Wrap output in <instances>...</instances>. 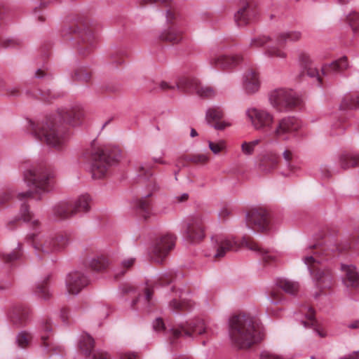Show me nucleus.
<instances>
[{"mask_svg":"<svg viewBox=\"0 0 359 359\" xmlns=\"http://www.w3.org/2000/svg\"><path fill=\"white\" fill-rule=\"evenodd\" d=\"M183 294L181 292V310L183 309L190 310L194 306V302L188 297H182Z\"/></svg>","mask_w":359,"mask_h":359,"instance_id":"60","label":"nucleus"},{"mask_svg":"<svg viewBox=\"0 0 359 359\" xmlns=\"http://www.w3.org/2000/svg\"><path fill=\"white\" fill-rule=\"evenodd\" d=\"M341 269L345 271L348 286L355 287L358 285L359 274L353 266L342 265Z\"/></svg>","mask_w":359,"mask_h":359,"instance_id":"40","label":"nucleus"},{"mask_svg":"<svg viewBox=\"0 0 359 359\" xmlns=\"http://www.w3.org/2000/svg\"><path fill=\"white\" fill-rule=\"evenodd\" d=\"M302 33L299 31H289L279 33L276 36V43L280 45H284L287 41L295 42L300 40Z\"/></svg>","mask_w":359,"mask_h":359,"instance_id":"37","label":"nucleus"},{"mask_svg":"<svg viewBox=\"0 0 359 359\" xmlns=\"http://www.w3.org/2000/svg\"><path fill=\"white\" fill-rule=\"evenodd\" d=\"M259 139L254 140L251 142H243L241 144L242 152L247 156L252 155L255 151V148L260 143Z\"/></svg>","mask_w":359,"mask_h":359,"instance_id":"49","label":"nucleus"},{"mask_svg":"<svg viewBox=\"0 0 359 359\" xmlns=\"http://www.w3.org/2000/svg\"><path fill=\"white\" fill-rule=\"evenodd\" d=\"M255 16V12L246 4L234 15L238 26H244L250 23Z\"/></svg>","mask_w":359,"mask_h":359,"instance_id":"29","label":"nucleus"},{"mask_svg":"<svg viewBox=\"0 0 359 359\" xmlns=\"http://www.w3.org/2000/svg\"><path fill=\"white\" fill-rule=\"evenodd\" d=\"M266 55L271 57H278L281 59L285 58L287 56L286 53L282 49L270 46H268L266 50Z\"/></svg>","mask_w":359,"mask_h":359,"instance_id":"51","label":"nucleus"},{"mask_svg":"<svg viewBox=\"0 0 359 359\" xmlns=\"http://www.w3.org/2000/svg\"><path fill=\"white\" fill-rule=\"evenodd\" d=\"M60 119L69 125H79L83 118L84 113L80 106L62 109L58 114Z\"/></svg>","mask_w":359,"mask_h":359,"instance_id":"23","label":"nucleus"},{"mask_svg":"<svg viewBox=\"0 0 359 359\" xmlns=\"http://www.w3.org/2000/svg\"><path fill=\"white\" fill-rule=\"evenodd\" d=\"M88 279L79 271L70 273L66 278L67 291L71 294H76L88 285Z\"/></svg>","mask_w":359,"mask_h":359,"instance_id":"20","label":"nucleus"},{"mask_svg":"<svg viewBox=\"0 0 359 359\" xmlns=\"http://www.w3.org/2000/svg\"><path fill=\"white\" fill-rule=\"evenodd\" d=\"M283 158L285 161L286 167L292 170L294 169V166L292 165V160L293 158V152L291 150L285 149L283 152Z\"/></svg>","mask_w":359,"mask_h":359,"instance_id":"57","label":"nucleus"},{"mask_svg":"<svg viewBox=\"0 0 359 359\" xmlns=\"http://www.w3.org/2000/svg\"><path fill=\"white\" fill-rule=\"evenodd\" d=\"M30 310L25 306H18L15 307L11 314V320L16 325H23L27 320Z\"/></svg>","mask_w":359,"mask_h":359,"instance_id":"34","label":"nucleus"},{"mask_svg":"<svg viewBox=\"0 0 359 359\" xmlns=\"http://www.w3.org/2000/svg\"><path fill=\"white\" fill-rule=\"evenodd\" d=\"M28 130L38 140L45 142L55 149H62L67 140V130L53 117L41 121H29Z\"/></svg>","mask_w":359,"mask_h":359,"instance_id":"3","label":"nucleus"},{"mask_svg":"<svg viewBox=\"0 0 359 359\" xmlns=\"http://www.w3.org/2000/svg\"><path fill=\"white\" fill-rule=\"evenodd\" d=\"M53 325L50 319L44 320L41 325L40 346L46 351H49L53 348L52 340Z\"/></svg>","mask_w":359,"mask_h":359,"instance_id":"25","label":"nucleus"},{"mask_svg":"<svg viewBox=\"0 0 359 359\" xmlns=\"http://www.w3.org/2000/svg\"><path fill=\"white\" fill-rule=\"evenodd\" d=\"M22 244H19L18 249L8 254L0 253V258L6 264H11L13 262L20 259L22 256Z\"/></svg>","mask_w":359,"mask_h":359,"instance_id":"43","label":"nucleus"},{"mask_svg":"<svg viewBox=\"0 0 359 359\" xmlns=\"http://www.w3.org/2000/svg\"><path fill=\"white\" fill-rule=\"evenodd\" d=\"M93 348L94 339L87 334H83L79 341L80 352L86 356H89Z\"/></svg>","mask_w":359,"mask_h":359,"instance_id":"38","label":"nucleus"},{"mask_svg":"<svg viewBox=\"0 0 359 359\" xmlns=\"http://www.w3.org/2000/svg\"><path fill=\"white\" fill-rule=\"evenodd\" d=\"M279 156L273 151H268L259 156L258 166L264 172H270L277 168Z\"/></svg>","mask_w":359,"mask_h":359,"instance_id":"24","label":"nucleus"},{"mask_svg":"<svg viewBox=\"0 0 359 359\" xmlns=\"http://www.w3.org/2000/svg\"><path fill=\"white\" fill-rule=\"evenodd\" d=\"M170 297L172 299L169 303V308L170 310L177 313L180 310V295L177 290L174 287L172 288Z\"/></svg>","mask_w":359,"mask_h":359,"instance_id":"50","label":"nucleus"},{"mask_svg":"<svg viewBox=\"0 0 359 359\" xmlns=\"http://www.w3.org/2000/svg\"><path fill=\"white\" fill-rule=\"evenodd\" d=\"M23 170V180L27 185L32 189L17 194L19 201L34 198L35 196L39 200L43 194L48 193L53 189V175L51 170L43 165H32L27 167V164L22 165Z\"/></svg>","mask_w":359,"mask_h":359,"instance_id":"2","label":"nucleus"},{"mask_svg":"<svg viewBox=\"0 0 359 359\" xmlns=\"http://www.w3.org/2000/svg\"><path fill=\"white\" fill-rule=\"evenodd\" d=\"M179 12L177 7L174 6H170L166 11V23L167 27H178Z\"/></svg>","mask_w":359,"mask_h":359,"instance_id":"42","label":"nucleus"},{"mask_svg":"<svg viewBox=\"0 0 359 359\" xmlns=\"http://www.w3.org/2000/svg\"><path fill=\"white\" fill-rule=\"evenodd\" d=\"M246 114L256 130H262L271 126L273 117L265 109L251 108L246 111Z\"/></svg>","mask_w":359,"mask_h":359,"instance_id":"13","label":"nucleus"},{"mask_svg":"<svg viewBox=\"0 0 359 359\" xmlns=\"http://www.w3.org/2000/svg\"><path fill=\"white\" fill-rule=\"evenodd\" d=\"M34 96L45 102H51L57 97V95L50 90H39L38 94L34 95Z\"/></svg>","mask_w":359,"mask_h":359,"instance_id":"53","label":"nucleus"},{"mask_svg":"<svg viewBox=\"0 0 359 359\" xmlns=\"http://www.w3.org/2000/svg\"><path fill=\"white\" fill-rule=\"evenodd\" d=\"M276 285L278 288L292 295L296 294L299 289L298 283L283 278H277Z\"/></svg>","mask_w":359,"mask_h":359,"instance_id":"36","label":"nucleus"},{"mask_svg":"<svg viewBox=\"0 0 359 359\" xmlns=\"http://www.w3.org/2000/svg\"><path fill=\"white\" fill-rule=\"evenodd\" d=\"M124 152L118 147H93L91 151V172L94 179L104 177L109 168L124 157Z\"/></svg>","mask_w":359,"mask_h":359,"instance_id":"4","label":"nucleus"},{"mask_svg":"<svg viewBox=\"0 0 359 359\" xmlns=\"http://www.w3.org/2000/svg\"><path fill=\"white\" fill-rule=\"evenodd\" d=\"M299 61L303 68H307V67L310 65L311 62L310 57L308 54L304 53H301L299 55Z\"/></svg>","mask_w":359,"mask_h":359,"instance_id":"63","label":"nucleus"},{"mask_svg":"<svg viewBox=\"0 0 359 359\" xmlns=\"http://www.w3.org/2000/svg\"><path fill=\"white\" fill-rule=\"evenodd\" d=\"M359 107V94H353L346 95L343 100L341 108L355 109Z\"/></svg>","mask_w":359,"mask_h":359,"instance_id":"46","label":"nucleus"},{"mask_svg":"<svg viewBox=\"0 0 359 359\" xmlns=\"http://www.w3.org/2000/svg\"><path fill=\"white\" fill-rule=\"evenodd\" d=\"M13 194L11 191H6L0 194V207L6 205L13 198Z\"/></svg>","mask_w":359,"mask_h":359,"instance_id":"58","label":"nucleus"},{"mask_svg":"<svg viewBox=\"0 0 359 359\" xmlns=\"http://www.w3.org/2000/svg\"><path fill=\"white\" fill-rule=\"evenodd\" d=\"M268 299L273 304H280L283 301V294L277 289H273L268 294Z\"/></svg>","mask_w":359,"mask_h":359,"instance_id":"54","label":"nucleus"},{"mask_svg":"<svg viewBox=\"0 0 359 359\" xmlns=\"http://www.w3.org/2000/svg\"><path fill=\"white\" fill-rule=\"evenodd\" d=\"M53 211L55 217L62 220L70 219L76 215L71 201L59 203L53 208Z\"/></svg>","mask_w":359,"mask_h":359,"instance_id":"26","label":"nucleus"},{"mask_svg":"<svg viewBox=\"0 0 359 359\" xmlns=\"http://www.w3.org/2000/svg\"><path fill=\"white\" fill-rule=\"evenodd\" d=\"M2 46L4 48H15L21 44V41L18 39H6L2 41Z\"/></svg>","mask_w":359,"mask_h":359,"instance_id":"59","label":"nucleus"},{"mask_svg":"<svg viewBox=\"0 0 359 359\" xmlns=\"http://www.w3.org/2000/svg\"><path fill=\"white\" fill-rule=\"evenodd\" d=\"M320 256V252L316 251L313 255L303 259L304 264L308 266L311 274L316 281H320L325 276V273L320 266L323 259Z\"/></svg>","mask_w":359,"mask_h":359,"instance_id":"19","label":"nucleus"},{"mask_svg":"<svg viewBox=\"0 0 359 359\" xmlns=\"http://www.w3.org/2000/svg\"><path fill=\"white\" fill-rule=\"evenodd\" d=\"M259 80L257 72L249 70L244 75L243 87L248 94H252L258 91L259 88Z\"/></svg>","mask_w":359,"mask_h":359,"instance_id":"28","label":"nucleus"},{"mask_svg":"<svg viewBox=\"0 0 359 359\" xmlns=\"http://www.w3.org/2000/svg\"><path fill=\"white\" fill-rule=\"evenodd\" d=\"M301 323L305 328L313 329L320 337L326 336L325 332L318 326L315 318V311L312 308L309 307L308 309L304 318L301 320Z\"/></svg>","mask_w":359,"mask_h":359,"instance_id":"27","label":"nucleus"},{"mask_svg":"<svg viewBox=\"0 0 359 359\" xmlns=\"http://www.w3.org/2000/svg\"><path fill=\"white\" fill-rule=\"evenodd\" d=\"M271 41V39L269 36L265 35L259 36L251 39L250 46L252 48L261 47L267 44Z\"/></svg>","mask_w":359,"mask_h":359,"instance_id":"52","label":"nucleus"},{"mask_svg":"<svg viewBox=\"0 0 359 359\" xmlns=\"http://www.w3.org/2000/svg\"><path fill=\"white\" fill-rule=\"evenodd\" d=\"M347 20L354 32L359 29V13H353L350 14Z\"/></svg>","mask_w":359,"mask_h":359,"instance_id":"56","label":"nucleus"},{"mask_svg":"<svg viewBox=\"0 0 359 359\" xmlns=\"http://www.w3.org/2000/svg\"><path fill=\"white\" fill-rule=\"evenodd\" d=\"M212 250L207 252L205 256L214 258L223 257L229 251L237 250L239 245L233 239L223 235H215L211 238Z\"/></svg>","mask_w":359,"mask_h":359,"instance_id":"9","label":"nucleus"},{"mask_svg":"<svg viewBox=\"0 0 359 359\" xmlns=\"http://www.w3.org/2000/svg\"><path fill=\"white\" fill-rule=\"evenodd\" d=\"M177 237L171 233L159 236L154 241L149 252L151 262L162 264L175 246Z\"/></svg>","mask_w":359,"mask_h":359,"instance_id":"6","label":"nucleus"},{"mask_svg":"<svg viewBox=\"0 0 359 359\" xmlns=\"http://www.w3.org/2000/svg\"><path fill=\"white\" fill-rule=\"evenodd\" d=\"M208 146L210 149L215 154H218L219 152L222 151L226 148V143L223 140H219L218 142H208Z\"/></svg>","mask_w":359,"mask_h":359,"instance_id":"55","label":"nucleus"},{"mask_svg":"<svg viewBox=\"0 0 359 359\" xmlns=\"http://www.w3.org/2000/svg\"><path fill=\"white\" fill-rule=\"evenodd\" d=\"M348 67V63L346 57H342L339 60L332 62L330 64L325 65L322 67V73L326 76L328 74L337 73L344 71Z\"/></svg>","mask_w":359,"mask_h":359,"instance_id":"35","label":"nucleus"},{"mask_svg":"<svg viewBox=\"0 0 359 359\" xmlns=\"http://www.w3.org/2000/svg\"><path fill=\"white\" fill-rule=\"evenodd\" d=\"M196 93L198 96L210 98L215 95V90L210 86H202L197 79L191 76L181 77V90Z\"/></svg>","mask_w":359,"mask_h":359,"instance_id":"11","label":"nucleus"},{"mask_svg":"<svg viewBox=\"0 0 359 359\" xmlns=\"http://www.w3.org/2000/svg\"><path fill=\"white\" fill-rule=\"evenodd\" d=\"M229 337L239 349H247L259 342L263 330L259 319L248 314H239L229 319Z\"/></svg>","mask_w":359,"mask_h":359,"instance_id":"1","label":"nucleus"},{"mask_svg":"<svg viewBox=\"0 0 359 359\" xmlns=\"http://www.w3.org/2000/svg\"><path fill=\"white\" fill-rule=\"evenodd\" d=\"M339 164L344 170L359 166V154L353 152L341 154L339 157Z\"/></svg>","mask_w":359,"mask_h":359,"instance_id":"32","label":"nucleus"},{"mask_svg":"<svg viewBox=\"0 0 359 359\" xmlns=\"http://www.w3.org/2000/svg\"><path fill=\"white\" fill-rule=\"evenodd\" d=\"M305 69V72H306V74L311 78H314L316 77L317 81H318L319 83H321V79L320 77V75H319V73L317 70V69L316 68H313L311 67H310V65H309L307 67V68H304Z\"/></svg>","mask_w":359,"mask_h":359,"instance_id":"62","label":"nucleus"},{"mask_svg":"<svg viewBox=\"0 0 359 359\" xmlns=\"http://www.w3.org/2000/svg\"><path fill=\"white\" fill-rule=\"evenodd\" d=\"M96 37L93 31L90 28H85L80 33V41L78 43L79 55L86 56L90 54L95 48Z\"/></svg>","mask_w":359,"mask_h":359,"instance_id":"18","label":"nucleus"},{"mask_svg":"<svg viewBox=\"0 0 359 359\" xmlns=\"http://www.w3.org/2000/svg\"><path fill=\"white\" fill-rule=\"evenodd\" d=\"M86 264L93 271H101L107 268L109 264V259L105 255H97L88 258Z\"/></svg>","mask_w":359,"mask_h":359,"instance_id":"31","label":"nucleus"},{"mask_svg":"<svg viewBox=\"0 0 359 359\" xmlns=\"http://www.w3.org/2000/svg\"><path fill=\"white\" fill-rule=\"evenodd\" d=\"M241 61L240 55H217L210 58V64L215 68L228 70L235 67Z\"/></svg>","mask_w":359,"mask_h":359,"instance_id":"22","label":"nucleus"},{"mask_svg":"<svg viewBox=\"0 0 359 359\" xmlns=\"http://www.w3.org/2000/svg\"><path fill=\"white\" fill-rule=\"evenodd\" d=\"M50 277H46L41 282L39 283L36 287V294L43 299H48L51 294L48 290Z\"/></svg>","mask_w":359,"mask_h":359,"instance_id":"41","label":"nucleus"},{"mask_svg":"<svg viewBox=\"0 0 359 359\" xmlns=\"http://www.w3.org/2000/svg\"><path fill=\"white\" fill-rule=\"evenodd\" d=\"M37 230L27 234L25 238V241L38 253L49 254L55 252L53 236L42 234L37 232Z\"/></svg>","mask_w":359,"mask_h":359,"instance_id":"10","label":"nucleus"},{"mask_svg":"<svg viewBox=\"0 0 359 359\" xmlns=\"http://www.w3.org/2000/svg\"><path fill=\"white\" fill-rule=\"evenodd\" d=\"M6 91V94L10 96L18 97L21 95V90L18 86L7 88Z\"/></svg>","mask_w":359,"mask_h":359,"instance_id":"64","label":"nucleus"},{"mask_svg":"<svg viewBox=\"0 0 359 359\" xmlns=\"http://www.w3.org/2000/svg\"><path fill=\"white\" fill-rule=\"evenodd\" d=\"M241 246L245 247L258 255H260L262 257V260L266 263L275 262L278 259L280 256V255L276 252L268 251L262 249L252 238L248 237L243 238Z\"/></svg>","mask_w":359,"mask_h":359,"instance_id":"16","label":"nucleus"},{"mask_svg":"<svg viewBox=\"0 0 359 359\" xmlns=\"http://www.w3.org/2000/svg\"><path fill=\"white\" fill-rule=\"evenodd\" d=\"M224 116L223 111L219 107L209 108L206 111L205 119L208 123H210L212 121L216 122L214 128L217 130H223L227 124L224 122H219V121Z\"/></svg>","mask_w":359,"mask_h":359,"instance_id":"30","label":"nucleus"},{"mask_svg":"<svg viewBox=\"0 0 359 359\" xmlns=\"http://www.w3.org/2000/svg\"><path fill=\"white\" fill-rule=\"evenodd\" d=\"M136 262V258L133 257H128L123 259L120 264V274L124 275L128 271L130 270ZM117 277V275L116 276Z\"/></svg>","mask_w":359,"mask_h":359,"instance_id":"47","label":"nucleus"},{"mask_svg":"<svg viewBox=\"0 0 359 359\" xmlns=\"http://www.w3.org/2000/svg\"><path fill=\"white\" fill-rule=\"evenodd\" d=\"M32 339V335L27 332H22L17 337V344L19 347L25 348L29 346Z\"/></svg>","mask_w":359,"mask_h":359,"instance_id":"48","label":"nucleus"},{"mask_svg":"<svg viewBox=\"0 0 359 359\" xmlns=\"http://www.w3.org/2000/svg\"><path fill=\"white\" fill-rule=\"evenodd\" d=\"M69 237L66 233H59L53 236V246L55 251L61 250L68 244Z\"/></svg>","mask_w":359,"mask_h":359,"instance_id":"45","label":"nucleus"},{"mask_svg":"<svg viewBox=\"0 0 359 359\" xmlns=\"http://www.w3.org/2000/svg\"><path fill=\"white\" fill-rule=\"evenodd\" d=\"M247 225L255 230L266 231L270 229L268 212L264 210H252L246 215Z\"/></svg>","mask_w":359,"mask_h":359,"instance_id":"12","label":"nucleus"},{"mask_svg":"<svg viewBox=\"0 0 359 359\" xmlns=\"http://www.w3.org/2000/svg\"><path fill=\"white\" fill-rule=\"evenodd\" d=\"M208 156L204 154H198L193 155L189 158V161L195 163H204L208 161Z\"/></svg>","mask_w":359,"mask_h":359,"instance_id":"61","label":"nucleus"},{"mask_svg":"<svg viewBox=\"0 0 359 359\" xmlns=\"http://www.w3.org/2000/svg\"><path fill=\"white\" fill-rule=\"evenodd\" d=\"M271 104L280 111L292 110L301 104V100L294 92L284 89L272 91L269 95Z\"/></svg>","mask_w":359,"mask_h":359,"instance_id":"8","label":"nucleus"},{"mask_svg":"<svg viewBox=\"0 0 359 359\" xmlns=\"http://www.w3.org/2000/svg\"><path fill=\"white\" fill-rule=\"evenodd\" d=\"M20 219L25 222H29L30 227L33 230L39 229L41 223L38 219H34V215L29 210V206L24 202L22 203L20 209V217H16L6 223V228L9 230H13L17 226Z\"/></svg>","mask_w":359,"mask_h":359,"instance_id":"15","label":"nucleus"},{"mask_svg":"<svg viewBox=\"0 0 359 359\" xmlns=\"http://www.w3.org/2000/svg\"><path fill=\"white\" fill-rule=\"evenodd\" d=\"M91 76V72L86 67H79L74 72L73 79L75 81H79L88 83Z\"/></svg>","mask_w":359,"mask_h":359,"instance_id":"44","label":"nucleus"},{"mask_svg":"<svg viewBox=\"0 0 359 359\" xmlns=\"http://www.w3.org/2000/svg\"><path fill=\"white\" fill-rule=\"evenodd\" d=\"M91 198L88 194L79 196L76 200L71 201L75 215L79 213H87L90 210Z\"/></svg>","mask_w":359,"mask_h":359,"instance_id":"33","label":"nucleus"},{"mask_svg":"<svg viewBox=\"0 0 359 359\" xmlns=\"http://www.w3.org/2000/svg\"><path fill=\"white\" fill-rule=\"evenodd\" d=\"M208 332V325L202 319L195 318L181 323V337L192 339L196 335H202Z\"/></svg>","mask_w":359,"mask_h":359,"instance_id":"14","label":"nucleus"},{"mask_svg":"<svg viewBox=\"0 0 359 359\" xmlns=\"http://www.w3.org/2000/svg\"><path fill=\"white\" fill-rule=\"evenodd\" d=\"M302 127L301 121L294 116H287L279 121L274 134L278 136L293 135L298 132Z\"/></svg>","mask_w":359,"mask_h":359,"instance_id":"17","label":"nucleus"},{"mask_svg":"<svg viewBox=\"0 0 359 359\" xmlns=\"http://www.w3.org/2000/svg\"><path fill=\"white\" fill-rule=\"evenodd\" d=\"M153 294V285L147 283V285L144 290V294L142 296L139 294L137 297L133 299L131 307L135 310L146 309L149 311V309L154 305Z\"/></svg>","mask_w":359,"mask_h":359,"instance_id":"21","label":"nucleus"},{"mask_svg":"<svg viewBox=\"0 0 359 359\" xmlns=\"http://www.w3.org/2000/svg\"><path fill=\"white\" fill-rule=\"evenodd\" d=\"M138 172L140 177H145L148 180L146 184L147 193L135 201V208L139 217L147 220L153 215L151 197L158 187L155 179L151 177L152 173L149 167L141 165L139 167Z\"/></svg>","mask_w":359,"mask_h":359,"instance_id":"5","label":"nucleus"},{"mask_svg":"<svg viewBox=\"0 0 359 359\" xmlns=\"http://www.w3.org/2000/svg\"><path fill=\"white\" fill-rule=\"evenodd\" d=\"M179 29L178 27H169L165 30L161 35L160 38L162 41L168 42L172 44L178 43Z\"/></svg>","mask_w":359,"mask_h":359,"instance_id":"39","label":"nucleus"},{"mask_svg":"<svg viewBox=\"0 0 359 359\" xmlns=\"http://www.w3.org/2000/svg\"><path fill=\"white\" fill-rule=\"evenodd\" d=\"M182 239L187 245H196L205 238L203 222L199 215H191L183 222L181 231Z\"/></svg>","mask_w":359,"mask_h":359,"instance_id":"7","label":"nucleus"}]
</instances>
